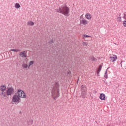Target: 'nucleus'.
Segmentation results:
<instances>
[{
    "label": "nucleus",
    "instance_id": "obj_33",
    "mask_svg": "<svg viewBox=\"0 0 126 126\" xmlns=\"http://www.w3.org/2000/svg\"><path fill=\"white\" fill-rule=\"evenodd\" d=\"M125 69H126V66H125Z\"/></svg>",
    "mask_w": 126,
    "mask_h": 126
},
{
    "label": "nucleus",
    "instance_id": "obj_32",
    "mask_svg": "<svg viewBox=\"0 0 126 126\" xmlns=\"http://www.w3.org/2000/svg\"><path fill=\"white\" fill-rule=\"evenodd\" d=\"M79 77H78V80H77V84H78V81H79Z\"/></svg>",
    "mask_w": 126,
    "mask_h": 126
},
{
    "label": "nucleus",
    "instance_id": "obj_16",
    "mask_svg": "<svg viewBox=\"0 0 126 126\" xmlns=\"http://www.w3.org/2000/svg\"><path fill=\"white\" fill-rule=\"evenodd\" d=\"M108 69H109V67L107 68L104 74V77L106 78V79H108Z\"/></svg>",
    "mask_w": 126,
    "mask_h": 126
},
{
    "label": "nucleus",
    "instance_id": "obj_14",
    "mask_svg": "<svg viewBox=\"0 0 126 126\" xmlns=\"http://www.w3.org/2000/svg\"><path fill=\"white\" fill-rule=\"evenodd\" d=\"M11 52H21V50L17 49H11L10 50Z\"/></svg>",
    "mask_w": 126,
    "mask_h": 126
},
{
    "label": "nucleus",
    "instance_id": "obj_26",
    "mask_svg": "<svg viewBox=\"0 0 126 126\" xmlns=\"http://www.w3.org/2000/svg\"><path fill=\"white\" fill-rule=\"evenodd\" d=\"M123 25L125 27H126V20L124 21L123 22Z\"/></svg>",
    "mask_w": 126,
    "mask_h": 126
},
{
    "label": "nucleus",
    "instance_id": "obj_19",
    "mask_svg": "<svg viewBox=\"0 0 126 126\" xmlns=\"http://www.w3.org/2000/svg\"><path fill=\"white\" fill-rule=\"evenodd\" d=\"M34 64V61H30L29 63V66H31V65H32V64Z\"/></svg>",
    "mask_w": 126,
    "mask_h": 126
},
{
    "label": "nucleus",
    "instance_id": "obj_28",
    "mask_svg": "<svg viewBox=\"0 0 126 126\" xmlns=\"http://www.w3.org/2000/svg\"><path fill=\"white\" fill-rule=\"evenodd\" d=\"M99 73H100V71L97 70V76H100Z\"/></svg>",
    "mask_w": 126,
    "mask_h": 126
},
{
    "label": "nucleus",
    "instance_id": "obj_4",
    "mask_svg": "<svg viewBox=\"0 0 126 126\" xmlns=\"http://www.w3.org/2000/svg\"><path fill=\"white\" fill-rule=\"evenodd\" d=\"M12 102H14V103H20L21 102V100L20 99V97L18 95H14L12 97Z\"/></svg>",
    "mask_w": 126,
    "mask_h": 126
},
{
    "label": "nucleus",
    "instance_id": "obj_17",
    "mask_svg": "<svg viewBox=\"0 0 126 126\" xmlns=\"http://www.w3.org/2000/svg\"><path fill=\"white\" fill-rule=\"evenodd\" d=\"M15 7L16 8H19L20 7V4H19L18 3H16L15 4Z\"/></svg>",
    "mask_w": 126,
    "mask_h": 126
},
{
    "label": "nucleus",
    "instance_id": "obj_3",
    "mask_svg": "<svg viewBox=\"0 0 126 126\" xmlns=\"http://www.w3.org/2000/svg\"><path fill=\"white\" fill-rule=\"evenodd\" d=\"M53 90L57 93V94L56 96V98H59V97H60V84H59V82H56Z\"/></svg>",
    "mask_w": 126,
    "mask_h": 126
},
{
    "label": "nucleus",
    "instance_id": "obj_1",
    "mask_svg": "<svg viewBox=\"0 0 126 126\" xmlns=\"http://www.w3.org/2000/svg\"><path fill=\"white\" fill-rule=\"evenodd\" d=\"M55 10L58 13H61V14L64 15V16H69L70 11L69 10V8L66 6V5L59 7V8L56 9Z\"/></svg>",
    "mask_w": 126,
    "mask_h": 126
},
{
    "label": "nucleus",
    "instance_id": "obj_25",
    "mask_svg": "<svg viewBox=\"0 0 126 126\" xmlns=\"http://www.w3.org/2000/svg\"><path fill=\"white\" fill-rule=\"evenodd\" d=\"M83 45L84 46H87V45H88V43H87V42H83Z\"/></svg>",
    "mask_w": 126,
    "mask_h": 126
},
{
    "label": "nucleus",
    "instance_id": "obj_12",
    "mask_svg": "<svg viewBox=\"0 0 126 126\" xmlns=\"http://www.w3.org/2000/svg\"><path fill=\"white\" fill-rule=\"evenodd\" d=\"M85 16L87 19L90 20L91 19V18H92V16H91V14L90 13H87Z\"/></svg>",
    "mask_w": 126,
    "mask_h": 126
},
{
    "label": "nucleus",
    "instance_id": "obj_13",
    "mask_svg": "<svg viewBox=\"0 0 126 126\" xmlns=\"http://www.w3.org/2000/svg\"><path fill=\"white\" fill-rule=\"evenodd\" d=\"M2 92L0 94V96H3V97H6V94H5L4 91H1Z\"/></svg>",
    "mask_w": 126,
    "mask_h": 126
},
{
    "label": "nucleus",
    "instance_id": "obj_30",
    "mask_svg": "<svg viewBox=\"0 0 126 126\" xmlns=\"http://www.w3.org/2000/svg\"><path fill=\"white\" fill-rule=\"evenodd\" d=\"M57 96H55L53 97V99H54L55 101H56V100H57Z\"/></svg>",
    "mask_w": 126,
    "mask_h": 126
},
{
    "label": "nucleus",
    "instance_id": "obj_18",
    "mask_svg": "<svg viewBox=\"0 0 126 126\" xmlns=\"http://www.w3.org/2000/svg\"><path fill=\"white\" fill-rule=\"evenodd\" d=\"M22 67L24 68H27L28 67V65L27 64L24 63L22 64Z\"/></svg>",
    "mask_w": 126,
    "mask_h": 126
},
{
    "label": "nucleus",
    "instance_id": "obj_10",
    "mask_svg": "<svg viewBox=\"0 0 126 126\" xmlns=\"http://www.w3.org/2000/svg\"><path fill=\"white\" fill-rule=\"evenodd\" d=\"M106 98V95L104 94H100L99 95V99L100 100H105Z\"/></svg>",
    "mask_w": 126,
    "mask_h": 126
},
{
    "label": "nucleus",
    "instance_id": "obj_6",
    "mask_svg": "<svg viewBox=\"0 0 126 126\" xmlns=\"http://www.w3.org/2000/svg\"><path fill=\"white\" fill-rule=\"evenodd\" d=\"M18 95L20 98H26V94L24 91H22V90H18L17 91Z\"/></svg>",
    "mask_w": 126,
    "mask_h": 126
},
{
    "label": "nucleus",
    "instance_id": "obj_31",
    "mask_svg": "<svg viewBox=\"0 0 126 126\" xmlns=\"http://www.w3.org/2000/svg\"><path fill=\"white\" fill-rule=\"evenodd\" d=\"M68 74H71V71L68 72Z\"/></svg>",
    "mask_w": 126,
    "mask_h": 126
},
{
    "label": "nucleus",
    "instance_id": "obj_24",
    "mask_svg": "<svg viewBox=\"0 0 126 126\" xmlns=\"http://www.w3.org/2000/svg\"><path fill=\"white\" fill-rule=\"evenodd\" d=\"M49 44H53V43H54V40L53 39H51V40H50L49 41Z\"/></svg>",
    "mask_w": 126,
    "mask_h": 126
},
{
    "label": "nucleus",
    "instance_id": "obj_11",
    "mask_svg": "<svg viewBox=\"0 0 126 126\" xmlns=\"http://www.w3.org/2000/svg\"><path fill=\"white\" fill-rule=\"evenodd\" d=\"M6 90V86L4 85H1L0 87V91H5Z\"/></svg>",
    "mask_w": 126,
    "mask_h": 126
},
{
    "label": "nucleus",
    "instance_id": "obj_27",
    "mask_svg": "<svg viewBox=\"0 0 126 126\" xmlns=\"http://www.w3.org/2000/svg\"><path fill=\"white\" fill-rule=\"evenodd\" d=\"M92 61H97V59H96V58H95V57H92Z\"/></svg>",
    "mask_w": 126,
    "mask_h": 126
},
{
    "label": "nucleus",
    "instance_id": "obj_23",
    "mask_svg": "<svg viewBox=\"0 0 126 126\" xmlns=\"http://www.w3.org/2000/svg\"><path fill=\"white\" fill-rule=\"evenodd\" d=\"M121 16H119V17H118V18H117V20H118V21H119V22H121L122 21H121Z\"/></svg>",
    "mask_w": 126,
    "mask_h": 126
},
{
    "label": "nucleus",
    "instance_id": "obj_15",
    "mask_svg": "<svg viewBox=\"0 0 126 126\" xmlns=\"http://www.w3.org/2000/svg\"><path fill=\"white\" fill-rule=\"evenodd\" d=\"M27 25H30V26H33L34 25V22L32 21H30L28 22Z\"/></svg>",
    "mask_w": 126,
    "mask_h": 126
},
{
    "label": "nucleus",
    "instance_id": "obj_8",
    "mask_svg": "<svg viewBox=\"0 0 126 126\" xmlns=\"http://www.w3.org/2000/svg\"><path fill=\"white\" fill-rule=\"evenodd\" d=\"M80 24H82L83 25H86V24H88V22L85 19L83 18V19H80Z\"/></svg>",
    "mask_w": 126,
    "mask_h": 126
},
{
    "label": "nucleus",
    "instance_id": "obj_7",
    "mask_svg": "<svg viewBox=\"0 0 126 126\" xmlns=\"http://www.w3.org/2000/svg\"><path fill=\"white\" fill-rule=\"evenodd\" d=\"M19 56L21 57V58H27V51H22L20 53Z\"/></svg>",
    "mask_w": 126,
    "mask_h": 126
},
{
    "label": "nucleus",
    "instance_id": "obj_21",
    "mask_svg": "<svg viewBox=\"0 0 126 126\" xmlns=\"http://www.w3.org/2000/svg\"><path fill=\"white\" fill-rule=\"evenodd\" d=\"M102 64L100 65L99 67L98 68L97 70H98L99 71H101V69H102Z\"/></svg>",
    "mask_w": 126,
    "mask_h": 126
},
{
    "label": "nucleus",
    "instance_id": "obj_20",
    "mask_svg": "<svg viewBox=\"0 0 126 126\" xmlns=\"http://www.w3.org/2000/svg\"><path fill=\"white\" fill-rule=\"evenodd\" d=\"M83 36H84V38H90V37H91V36H89V35H87V34H84Z\"/></svg>",
    "mask_w": 126,
    "mask_h": 126
},
{
    "label": "nucleus",
    "instance_id": "obj_9",
    "mask_svg": "<svg viewBox=\"0 0 126 126\" xmlns=\"http://www.w3.org/2000/svg\"><path fill=\"white\" fill-rule=\"evenodd\" d=\"M109 59H110V61H111V62H112V63H114V62H116V60H117V59H118V57H117V55H113V57H110V58H109Z\"/></svg>",
    "mask_w": 126,
    "mask_h": 126
},
{
    "label": "nucleus",
    "instance_id": "obj_5",
    "mask_svg": "<svg viewBox=\"0 0 126 126\" xmlns=\"http://www.w3.org/2000/svg\"><path fill=\"white\" fill-rule=\"evenodd\" d=\"M14 93V89L12 87H9L6 91V94L7 96H10Z\"/></svg>",
    "mask_w": 126,
    "mask_h": 126
},
{
    "label": "nucleus",
    "instance_id": "obj_2",
    "mask_svg": "<svg viewBox=\"0 0 126 126\" xmlns=\"http://www.w3.org/2000/svg\"><path fill=\"white\" fill-rule=\"evenodd\" d=\"M81 88L82 93L80 97L85 99V97H86V95H87V88H86V86L82 85Z\"/></svg>",
    "mask_w": 126,
    "mask_h": 126
},
{
    "label": "nucleus",
    "instance_id": "obj_22",
    "mask_svg": "<svg viewBox=\"0 0 126 126\" xmlns=\"http://www.w3.org/2000/svg\"><path fill=\"white\" fill-rule=\"evenodd\" d=\"M123 63H124V64H125V63H126V62H125V61H122L121 62V63H120L121 66L122 67H123V64H122Z\"/></svg>",
    "mask_w": 126,
    "mask_h": 126
},
{
    "label": "nucleus",
    "instance_id": "obj_29",
    "mask_svg": "<svg viewBox=\"0 0 126 126\" xmlns=\"http://www.w3.org/2000/svg\"><path fill=\"white\" fill-rule=\"evenodd\" d=\"M124 19H126V12L124 13Z\"/></svg>",
    "mask_w": 126,
    "mask_h": 126
}]
</instances>
